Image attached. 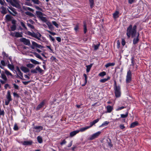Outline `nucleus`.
Masks as SVG:
<instances>
[{
    "mask_svg": "<svg viewBox=\"0 0 151 151\" xmlns=\"http://www.w3.org/2000/svg\"><path fill=\"white\" fill-rule=\"evenodd\" d=\"M4 73L8 76H12V74L9 71L6 70H4Z\"/></svg>",
    "mask_w": 151,
    "mask_h": 151,
    "instance_id": "obj_27",
    "label": "nucleus"
},
{
    "mask_svg": "<svg viewBox=\"0 0 151 151\" xmlns=\"http://www.w3.org/2000/svg\"><path fill=\"white\" fill-rule=\"evenodd\" d=\"M79 132V131L78 130L74 131L71 132L70 133V136L71 137H73L76 135L77 133H78Z\"/></svg>",
    "mask_w": 151,
    "mask_h": 151,
    "instance_id": "obj_18",
    "label": "nucleus"
},
{
    "mask_svg": "<svg viewBox=\"0 0 151 151\" xmlns=\"http://www.w3.org/2000/svg\"><path fill=\"white\" fill-rule=\"evenodd\" d=\"M119 12L117 11H116V12H115L113 14V17L114 18V19H116L119 16Z\"/></svg>",
    "mask_w": 151,
    "mask_h": 151,
    "instance_id": "obj_22",
    "label": "nucleus"
},
{
    "mask_svg": "<svg viewBox=\"0 0 151 151\" xmlns=\"http://www.w3.org/2000/svg\"><path fill=\"white\" fill-rule=\"evenodd\" d=\"M46 31H47L49 33H50V34L52 35H55L56 34L54 32H51L50 31L48 30H46Z\"/></svg>",
    "mask_w": 151,
    "mask_h": 151,
    "instance_id": "obj_53",
    "label": "nucleus"
},
{
    "mask_svg": "<svg viewBox=\"0 0 151 151\" xmlns=\"http://www.w3.org/2000/svg\"><path fill=\"white\" fill-rule=\"evenodd\" d=\"M2 10L1 12L2 14H4L7 13L6 9L4 7H1Z\"/></svg>",
    "mask_w": 151,
    "mask_h": 151,
    "instance_id": "obj_31",
    "label": "nucleus"
},
{
    "mask_svg": "<svg viewBox=\"0 0 151 151\" xmlns=\"http://www.w3.org/2000/svg\"><path fill=\"white\" fill-rule=\"evenodd\" d=\"M83 24H84V33H86V32L87 31L86 28V25L85 22H83Z\"/></svg>",
    "mask_w": 151,
    "mask_h": 151,
    "instance_id": "obj_35",
    "label": "nucleus"
},
{
    "mask_svg": "<svg viewBox=\"0 0 151 151\" xmlns=\"http://www.w3.org/2000/svg\"><path fill=\"white\" fill-rule=\"evenodd\" d=\"M89 128H90V127L89 126H87L86 127L81 128L78 130L79 131V132H83L85 131Z\"/></svg>",
    "mask_w": 151,
    "mask_h": 151,
    "instance_id": "obj_30",
    "label": "nucleus"
},
{
    "mask_svg": "<svg viewBox=\"0 0 151 151\" xmlns=\"http://www.w3.org/2000/svg\"><path fill=\"white\" fill-rule=\"evenodd\" d=\"M99 119H96L93 121L92 122L90 123V126H89L90 128L94 124L99 122Z\"/></svg>",
    "mask_w": 151,
    "mask_h": 151,
    "instance_id": "obj_19",
    "label": "nucleus"
},
{
    "mask_svg": "<svg viewBox=\"0 0 151 151\" xmlns=\"http://www.w3.org/2000/svg\"><path fill=\"white\" fill-rule=\"evenodd\" d=\"M30 62L34 64H40V63L38 61H37L36 60L33 59H30Z\"/></svg>",
    "mask_w": 151,
    "mask_h": 151,
    "instance_id": "obj_23",
    "label": "nucleus"
},
{
    "mask_svg": "<svg viewBox=\"0 0 151 151\" xmlns=\"http://www.w3.org/2000/svg\"><path fill=\"white\" fill-rule=\"evenodd\" d=\"M52 24L55 25L57 28H58L59 27V25L57 22L55 21H53L52 22Z\"/></svg>",
    "mask_w": 151,
    "mask_h": 151,
    "instance_id": "obj_45",
    "label": "nucleus"
},
{
    "mask_svg": "<svg viewBox=\"0 0 151 151\" xmlns=\"http://www.w3.org/2000/svg\"><path fill=\"white\" fill-rule=\"evenodd\" d=\"M25 14L27 15L31 16V17H34L35 16L34 15L31 13L29 12H25Z\"/></svg>",
    "mask_w": 151,
    "mask_h": 151,
    "instance_id": "obj_41",
    "label": "nucleus"
},
{
    "mask_svg": "<svg viewBox=\"0 0 151 151\" xmlns=\"http://www.w3.org/2000/svg\"><path fill=\"white\" fill-rule=\"evenodd\" d=\"M119 127L122 129H123L125 128V127L124 126V125L123 124H120L119 125Z\"/></svg>",
    "mask_w": 151,
    "mask_h": 151,
    "instance_id": "obj_64",
    "label": "nucleus"
},
{
    "mask_svg": "<svg viewBox=\"0 0 151 151\" xmlns=\"http://www.w3.org/2000/svg\"><path fill=\"white\" fill-rule=\"evenodd\" d=\"M125 108V107H124V106H122L121 107H119L118 108H117L116 110L117 111H119V110H121L123 109H124Z\"/></svg>",
    "mask_w": 151,
    "mask_h": 151,
    "instance_id": "obj_55",
    "label": "nucleus"
},
{
    "mask_svg": "<svg viewBox=\"0 0 151 151\" xmlns=\"http://www.w3.org/2000/svg\"><path fill=\"white\" fill-rule=\"evenodd\" d=\"M6 18L7 20L9 21L11 19V17L10 15H7L6 16Z\"/></svg>",
    "mask_w": 151,
    "mask_h": 151,
    "instance_id": "obj_46",
    "label": "nucleus"
},
{
    "mask_svg": "<svg viewBox=\"0 0 151 151\" xmlns=\"http://www.w3.org/2000/svg\"><path fill=\"white\" fill-rule=\"evenodd\" d=\"M25 4L29 6H32V4L29 2H25Z\"/></svg>",
    "mask_w": 151,
    "mask_h": 151,
    "instance_id": "obj_59",
    "label": "nucleus"
},
{
    "mask_svg": "<svg viewBox=\"0 0 151 151\" xmlns=\"http://www.w3.org/2000/svg\"><path fill=\"white\" fill-rule=\"evenodd\" d=\"M20 69L24 73L28 72L29 71V70L27 68L23 66H21Z\"/></svg>",
    "mask_w": 151,
    "mask_h": 151,
    "instance_id": "obj_15",
    "label": "nucleus"
},
{
    "mask_svg": "<svg viewBox=\"0 0 151 151\" xmlns=\"http://www.w3.org/2000/svg\"><path fill=\"white\" fill-rule=\"evenodd\" d=\"M49 37L50 38V40H51L52 42H54L55 41V39L52 36L50 35H49Z\"/></svg>",
    "mask_w": 151,
    "mask_h": 151,
    "instance_id": "obj_49",
    "label": "nucleus"
},
{
    "mask_svg": "<svg viewBox=\"0 0 151 151\" xmlns=\"http://www.w3.org/2000/svg\"><path fill=\"white\" fill-rule=\"evenodd\" d=\"M7 80H0V82L2 84H4L5 83Z\"/></svg>",
    "mask_w": 151,
    "mask_h": 151,
    "instance_id": "obj_60",
    "label": "nucleus"
},
{
    "mask_svg": "<svg viewBox=\"0 0 151 151\" xmlns=\"http://www.w3.org/2000/svg\"><path fill=\"white\" fill-rule=\"evenodd\" d=\"M128 112H127L125 114H121L120 115L121 117L122 118L127 117L128 116Z\"/></svg>",
    "mask_w": 151,
    "mask_h": 151,
    "instance_id": "obj_40",
    "label": "nucleus"
},
{
    "mask_svg": "<svg viewBox=\"0 0 151 151\" xmlns=\"http://www.w3.org/2000/svg\"><path fill=\"white\" fill-rule=\"evenodd\" d=\"M16 28V26L15 24L13 25L11 27V30L12 31H14L15 30Z\"/></svg>",
    "mask_w": 151,
    "mask_h": 151,
    "instance_id": "obj_44",
    "label": "nucleus"
},
{
    "mask_svg": "<svg viewBox=\"0 0 151 151\" xmlns=\"http://www.w3.org/2000/svg\"><path fill=\"white\" fill-rule=\"evenodd\" d=\"M90 6L91 8H92L93 6L94 1L93 0H89Z\"/></svg>",
    "mask_w": 151,
    "mask_h": 151,
    "instance_id": "obj_39",
    "label": "nucleus"
},
{
    "mask_svg": "<svg viewBox=\"0 0 151 151\" xmlns=\"http://www.w3.org/2000/svg\"><path fill=\"white\" fill-rule=\"evenodd\" d=\"M126 42L124 39H122V45L124 46L125 45Z\"/></svg>",
    "mask_w": 151,
    "mask_h": 151,
    "instance_id": "obj_63",
    "label": "nucleus"
},
{
    "mask_svg": "<svg viewBox=\"0 0 151 151\" xmlns=\"http://www.w3.org/2000/svg\"><path fill=\"white\" fill-rule=\"evenodd\" d=\"M115 65V63H108L106 64L105 66L106 67V68H108L110 66H114Z\"/></svg>",
    "mask_w": 151,
    "mask_h": 151,
    "instance_id": "obj_34",
    "label": "nucleus"
},
{
    "mask_svg": "<svg viewBox=\"0 0 151 151\" xmlns=\"http://www.w3.org/2000/svg\"><path fill=\"white\" fill-rule=\"evenodd\" d=\"M33 129L36 130V132H39L42 129L43 127L40 126H36L33 127Z\"/></svg>",
    "mask_w": 151,
    "mask_h": 151,
    "instance_id": "obj_13",
    "label": "nucleus"
},
{
    "mask_svg": "<svg viewBox=\"0 0 151 151\" xmlns=\"http://www.w3.org/2000/svg\"><path fill=\"white\" fill-rule=\"evenodd\" d=\"M29 34L31 36L36 38L39 40H40V38L42 36L41 35L39 32L35 33L34 32H30Z\"/></svg>",
    "mask_w": 151,
    "mask_h": 151,
    "instance_id": "obj_4",
    "label": "nucleus"
},
{
    "mask_svg": "<svg viewBox=\"0 0 151 151\" xmlns=\"http://www.w3.org/2000/svg\"><path fill=\"white\" fill-rule=\"evenodd\" d=\"M33 54L36 58L40 59L41 60H43V59L42 58V57L40 56V55L38 54L37 53L35 52L33 53Z\"/></svg>",
    "mask_w": 151,
    "mask_h": 151,
    "instance_id": "obj_20",
    "label": "nucleus"
},
{
    "mask_svg": "<svg viewBox=\"0 0 151 151\" xmlns=\"http://www.w3.org/2000/svg\"><path fill=\"white\" fill-rule=\"evenodd\" d=\"M27 25L28 26V27H29V28H30L32 29H34V27L33 25L31 24H29V23H27Z\"/></svg>",
    "mask_w": 151,
    "mask_h": 151,
    "instance_id": "obj_51",
    "label": "nucleus"
},
{
    "mask_svg": "<svg viewBox=\"0 0 151 151\" xmlns=\"http://www.w3.org/2000/svg\"><path fill=\"white\" fill-rule=\"evenodd\" d=\"M12 100L11 96V95L10 92L8 91L7 92L6 96V99L5 100V104L6 105H8L10 102Z\"/></svg>",
    "mask_w": 151,
    "mask_h": 151,
    "instance_id": "obj_3",
    "label": "nucleus"
},
{
    "mask_svg": "<svg viewBox=\"0 0 151 151\" xmlns=\"http://www.w3.org/2000/svg\"><path fill=\"white\" fill-rule=\"evenodd\" d=\"M108 145L110 147H112V145L111 144V140L109 139V142H108Z\"/></svg>",
    "mask_w": 151,
    "mask_h": 151,
    "instance_id": "obj_56",
    "label": "nucleus"
},
{
    "mask_svg": "<svg viewBox=\"0 0 151 151\" xmlns=\"http://www.w3.org/2000/svg\"><path fill=\"white\" fill-rule=\"evenodd\" d=\"M117 47L118 48H119L120 47V43L119 41L118 40L117 41Z\"/></svg>",
    "mask_w": 151,
    "mask_h": 151,
    "instance_id": "obj_61",
    "label": "nucleus"
},
{
    "mask_svg": "<svg viewBox=\"0 0 151 151\" xmlns=\"http://www.w3.org/2000/svg\"><path fill=\"white\" fill-rule=\"evenodd\" d=\"M20 24L24 28V29H27V28L25 26L24 24L22 22H20Z\"/></svg>",
    "mask_w": 151,
    "mask_h": 151,
    "instance_id": "obj_47",
    "label": "nucleus"
},
{
    "mask_svg": "<svg viewBox=\"0 0 151 151\" xmlns=\"http://www.w3.org/2000/svg\"><path fill=\"white\" fill-rule=\"evenodd\" d=\"M35 68L36 71L37 72V73H41L43 71V70H42L39 66H37Z\"/></svg>",
    "mask_w": 151,
    "mask_h": 151,
    "instance_id": "obj_25",
    "label": "nucleus"
},
{
    "mask_svg": "<svg viewBox=\"0 0 151 151\" xmlns=\"http://www.w3.org/2000/svg\"><path fill=\"white\" fill-rule=\"evenodd\" d=\"M92 66V64H91L90 65L86 66V71L87 72H89L90 69Z\"/></svg>",
    "mask_w": 151,
    "mask_h": 151,
    "instance_id": "obj_32",
    "label": "nucleus"
},
{
    "mask_svg": "<svg viewBox=\"0 0 151 151\" xmlns=\"http://www.w3.org/2000/svg\"><path fill=\"white\" fill-rule=\"evenodd\" d=\"M10 35L13 37H22V33L19 32H11Z\"/></svg>",
    "mask_w": 151,
    "mask_h": 151,
    "instance_id": "obj_7",
    "label": "nucleus"
},
{
    "mask_svg": "<svg viewBox=\"0 0 151 151\" xmlns=\"http://www.w3.org/2000/svg\"><path fill=\"white\" fill-rule=\"evenodd\" d=\"M35 4H39V0H31Z\"/></svg>",
    "mask_w": 151,
    "mask_h": 151,
    "instance_id": "obj_52",
    "label": "nucleus"
},
{
    "mask_svg": "<svg viewBox=\"0 0 151 151\" xmlns=\"http://www.w3.org/2000/svg\"><path fill=\"white\" fill-rule=\"evenodd\" d=\"M114 88H116H116H118V87H120V86H117L116 85V82L115 81H114Z\"/></svg>",
    "mask_w": 151,
    "mask_h": 151,
    "instance_id": "obj_62",
    "label": "nucleus"
},
{
    "mask_svg": "<svg viewBox=\"0 0 151 151\" xmlns=\"http://www.w3.org/2000/svg\"><path fill=\"white\" fill-rule=\"evenodd\" d=\"M45 101H43L41 102L37 106L36 109V110H38L40 109L43 107L45 105Z\"/></svg>",
    "mask_w": 151,
    "mask_h": 151,
    "instance_id": "obj_11",
    "label": "nucleus"
},
{
    "mask_svg": "<svg viewBox=\"0 0 151 151\" xmlns=\"http://www.w3.org/2000/svg\"><path fill=\"white\" fill-rule=\"evenodd\" d=\"M101 133V132L99 131L93 134L92 135L90 138V140H92L93 139L97 138Z\"/></svg>",
    "mask_w": 151,
    "mask_h": 151,
    "instance_id": "obj_10",
    "label": "nucleus"
},
{
    "mask_svg": "<svg viewBox=\"0 0 151 151\" xmlns=\"http://www.w3.org/2000/svg\"><path fill=\"white\" fill-rule=\"evenodd\" d=\"M25 9L26 10H28L32 12H33L34 11V9L29 7H26Z\"/></svg>",
    "mask_w": 151,
    "mask_h": 151,
    "instance_id": "obj_48",
    "label": "nucleus"
},
{
    "mask_svg": "<svg viewBox=\"0 0 151 151\" xmlns=\"http://www.w3.org/2000/svg\"><path fill=\"white\" fill-rule=\"evenodd\" d=\"M40 18L43 22H47V20L46 17H44L42 16V17H41Z\"/></svg>",
    "mask_w": 151,
    "mask_h": 151,
    "instance_id": "obj_36",
    "label": "nucleus"
},
{
    "mask_svg": "<svg viewBox=\"0 0 151 151\" xmlns=\"http://www.w3.org/2000/svg\"><path fill=\"white\" fill-rule=\"evenodd\" d=\"M18 74L20 76V78L24 80V79H23V73L21 71H19V72H17Z\"/></svg>",
    "mask_w": 151,
    "mask_h": 151,
    "instance_id": "obj_38",
    "label": "nucleus"
},
{
    "mask_svg": "<svg viewBox=\"0 0 151 151\" xmlns=\"http://www.w3.org/2000/svg\"><path fill=\"white\" fill-rule=\"evenodd\" d=\"M1 77L4 80H7V78L6 76L4 74H2L1 75Z\"/></svg>",
    "mask_w": 151,
    "mask_h": 151,
    "instance_id": "obj_50",
    "label": "nucleus"
},
{
    "mask_svg": "<svg viewBox=\"0 0 151 151\" xmlns=\"http://www.w3.org/2000/svg\"><path fill=\"white\" fill-rule=\"evenodd\" d=\"M37 139L38 142L40 143H41L42 142V137L40 136L37 137Z\"/></svg>",
    "mask_w": 151,
    "mask_h": 151,
    "instance_id": "obj_33",
    "label": "nucleus"
},
{
    "mask_svg": "<svg viewBox=\"0 0 151 151\" xmlns=\"http://www.w3.org/2000/svg\"><path fill=\"white\" fill-rule=\"evenodd\" d=\"M137 26L134 25L133 27L132 25H130L127 28V35L129 38L131 36L132 37H134L137 34Z\"/></svg>",
    "mask_w": 151,
    "mask_h": 151,
    "instance_id": "obj_1",
    "label": "nucleus"
},
{
    "mask_svg": "<svg viewBox=\"0 0 151 151\" xmlns=\"http://www.w3.org/2000/svg\"><path fill=\"white\" fill-rule=\"evenodd\" d=\"M132 73L130 70H129L127 72L126 76V82L128 83H130L132 80Z\"/></svg>",
    "mask_w": 151,
    "mask_h": 151,
    "instance_id": "obj_6",
    "label": "nucleus"
},
{
    "mask_svg": "<svg viewBox=\"0 0 151 151\" xmlns=\"http://www.w3.org/2000/svg\"><path fill=\"white\" fill-rule=\"evenodd\" d=\"M14 87V88L16 89H19V86L17 85L15 83L13 84Z\"/></svg>",
    "mask_w": 151,
    "mask_h": 151,
    "instance_id": "obj_58",
    "label": "nucleus"
},
{
    "mask_svg": "<svg viewBox=\"0 0 151 151\" xmlns=\"http://www.w3.org/2000/svg\"><path fill=\"white\" fill-rule=\"evenodd\" d=\"M110 77L109 76H108L106 78H104L103 79H101L100 80V82L101 83H104L106 81H107L108 80H109L110 79Z\"/></svg>",
    "mask_w": 151,
    "mask_h": 151,
    "instance_id": "obj_28",
    "label": "nucleus"
},
{
    "mask_svg": "<svg viewBox=\"0 0 151 151\" xmlns=\"http://www.w3.org/2000/svg\"><path fill=\"white\" fill-rule=\"evenodd\" d=\"M83 76L85 78V82H84V84H83L82 85V86H84L86 84L87 82V76L86 74H83Z\"/></svg>",
    "mask_w": 151,
    "mask_h": 151,
    "instance_id": "obj_37",
    "label": "nucleus"
},
{
    "mask_svg": "<svg viewBox=\"0 0 151 151\" xmlns=\"http://www.w3.org/2000/svg\"><path fill=\"white\" fill-rule=\"evenodd\" d=\"M36 14L37 17L39 18L44 15L43 13L40 11H36Z\"/></svg>",
    "mask_w": 151,
    "mask_h": 151,
    "instance_id": "obj_21",
    "label": "nucleus"
},
{
    "mask_svg": "<svg viewBox=\"0 0 151 151\" xmlns=\"http://www.w3.org/2000/svg\"><path fill=\"white\" fill-rule=\"evenodd\" d=\"M100 44H98L96 45H94V49L96 50H97L98 49L99 47V46Z\"/></svg>",
    "mask_w": 151,
    "mask_h": 151,
    "instance_id": "obj_54",
    "label": "nucleus"
},
{
    "mask_svg": "<svg viewBox=\"0 0 151 151\" xmlns=\"http://www.w3.org/2000/svg\"><path fill=\"white\" fill-rule=\"evenodd\" d=\"M32 45L31 46V47L32 49H34L35 47L39 48H43V47L42 46L38 44L36 42L34 41H32Z\"/></svg>",
    "mask_w": 151,
    "mask_h": 151,
    "instance_id": "obj_8",
    "label": "nucleus"
},
{
    "mask_svg": "<svg viewBox=\"0 0 151 151\" xmlns=\"http://www.w3.org/2000/svg\"><path fill=\"white\" fill-rule=\"evenodd\" d=\"M139 36V33H137V34L136 35L135 38H134L133 40V43L134 44H135L137 43L139 41L138 37Z\"/></svg>",
    "mask_w": 151,
    "mask_h": 151,
    "instance_id": "obj_14",
    "label": "nucleus"
},
{
    "mask_svg": "<svg viewBox=\"0 0 151 151\" xmlns=\"http://www.w3.org/2000/svg\"><path fill=\"white\" fill-rule=\"evenodd\" d=\"M20 40L26 45H29L30 44L29 40L24 38H22L20 39Z\"/></svg>",
    "mask_w": 151,
    "mask_h": 151,
    "instance_id": "obj_9",
    "label": "nucleus"
},
{
    "mask_svg": "<svg viewBox=\"0 0 151 151\" xmlns=\"http://www.w3.org/2000/svg\"><path fill=\"white\" fill-rule=\"evenodd\" d=\"M9 8L13 12V13H12L10 11L8 10L10 14H11L13 15L14 16H15L17 14V12L16 11V9L12 7H9Z\"/></svg>",
    "mask_w": 151,
    "mask_h": 151,
    "instance_id": "obj_12",
    "label": "nucleus"
},
{
    "mask_svg": "<svg viewBox=\"0 0 151 151\" xmlns=\"http://www.w3.org/2000/svg\"><path fill=\"white\" fill-rule=\"evenodd\" d=\"M138 124V122H135L132 123L130 125V128H134L136 126H137Z\"/></svg>",
    "mask_w": 151,
    "mask_h": 151,
    "instance_id": "obj_24",
    "label": "nucleus"
},
{
    "mask_svg": "<svg viewBox=\"0 0 151 151\" xmlns=\"http://www.w3.org/2000/svg\"><path fill=\"white\" fill-rule=\"evenodd\" d=\"M32 143V141H24L23 142V144L25 145H31Z\"/></svg>",
    "mask_w": 151,
    "mask_h": 151,
    "instance_id": "obj_17",
    "label": "nucleus"
},
{
    "mask_svg": "<svg viewBox=\"0 0 151 151\" xmlns=\"http://www.w3.org/2000/svg\"><path fill=\"white\" fill-rule=\"evenodd\" d=\"M46 24L47 25L49 29H50L51 30H52L53 29L54 27L50 22H46Z\"/></svg>",
    "mask_w": 151,
    "mask_h": 151,
    "instance_id": "obj_16",
    "label": "nucleus"
},
{
    "mask_svg": "<svg viewBox=\"0 0 151 151\" xmlns=\"http://www.w3.org/2000/svg\"><path fill=\"white\" fill-rule=\"evenodd\" d=\"M115 96L117 97H119L121 95V91L120 87L116 88H114Z\"/></svg>",
    "mask_w": 151,
    "mask_h": 151,
    "instance_id": "obj_5",
    "label": "nucleus"
},
{
    "mask_svg": "<svg viewBox=\"0 0 151 151\" xmlns=\"http://www.w3.org/2000/svg\"><path fill=\"white\" fill-rule=\"evenodd\" d=\"M109 122L108 121H105L103 123V124L100 126V127L106 126L109 124Z\"/></svg>",
    "mask_w": 151,
    "mask_h": 151,
    "instance_id": "obj_43",
    "label": "nucleus"
},
{
    "mask_svg": "<svg viewBox=\"0 0 151 151\" xmlns=\"http://www.w3.org/2000/svg\"><path fill=\"white\" fill-rule=\"evenodd\" d=\"M106 75V73L104 71H103L99 73V76H100L103 77L104 76Z\"/></svg>",
    "mask_w": 151,
    "mask_h": 151,
    "instance_id": "obj_42",
    "label": "nucleus"
},
{
    "mask_svg": "<svg viewBox=\"0 0 151 151\" xmlns=\"http://www.w3.org/2000/svg\"><path fill=\"white\" fill-rule=\"evenodd\" d=\"M107 111L109 113H110L112 111L113 109L112 107L110 106H108L106 107Z\"/></svg>",
    "mask_w": 151,
    "mask_h": 151,
    "instance_id": "obj_26",
    "label": "nucleus"
},
{
    "mask_svg": "<svg viewBox=\"0 0 151 151\" xmlns=\"http://www.w3.org/2000/svg\"><path fill=\"white\" fill-rule=\"evenodd\" d=\"M10 3L12 6L17 8H20V2L19 0H11Z\"/></svg>",
    "mask_w": 151,
    "mask_h": 151,
    "instance_id": "obj_2",
    "label": "nucleus"
},
{
    "mask_svg": "<svg viewBox=\"0 0 151 151\" xmlns=\"http://www.w3.org/2000/svg\"><path fill=\"white\" fill-rule=\"evenodd\" d=\"M14 129L15 130H18V127L16 124H14Z\"/></svg>",
    "mask_w": 151,
    "mask_h": 151,
    "instance_id": "obj_57",
    "label": "nucleus"
},
{
    "mask_svg": "<svg viewBox=\"0 0 151 151\" xmlns=\"http://www.w3.org/2000/svg\"><path fill=\"white\" fill-rule=\"evenodd\" d=\"M8 68L11 70H13L14 69V67L12 64H9L7 65Z\"/></svg>",
    "mask_w": 151,
    "mask_h": 151,
    "instance_id": "obj_29",
    "label": "nucleus"
}]
</instances>
